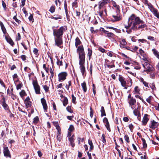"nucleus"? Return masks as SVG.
I'll use <instances>...</instances> for the list:
<instances>
[{
  "instance_id": "f257e3e1",
  "label": "nucleus",
  "mask_w": 159,
  "mask_h": 159,
  "mask_svg": "<svg viewBox=\"0 0 159 159\" xmlns=\"http://www.w3.org/2000/svg\"><path fill=\"white\" fill-rule=\"evenodd\" d=\"M146 26V25L144 23L143 20L134 14L129 17L128 25H125V27L126 29H128L131 27V29L134 31L143 29Z\"/></svg>"
},
{
  "instance_id": "f03ea898",
  "label": "nucleus",
  "mask_w": 159,
  "mask_h": 159,
  "mask_svg": "<svg viewBox=\"0 0 159 159\" xmlns=\"http://www.w3.org/2000/svg\"><path fill=\"white\" fill-rule=\"evenodd\" d=\"M77 52L79 54L80 69L82 75L84 76L85 72V68L84 66L85 55L83 46H79L77 49Z\"/></svg>"
},
{
  "instance_id": "7ed1b4c3",
  "label": "nucleus",
  "mask_w": 159,
  "mask_h": 159,
  "mask_svg": "<svg viewBox=\"0 0 159 159\" xmlns=\"http://www.w3.org/2000/svg\"><path fill=\"white\" fill-rule=\"evenodd\" d=\"M65 30V27L64 26H61L58 29L53 30V34L55 37V44L58 46H60L62 43V37Z\"/></svg>"
},
{
  "instance_id": "20e7f679",
  "label": "nucleus",
  "mask_w": 159,
  "mask_h": 159,
  "mask_svg": "<svg viewBox=\"0 0 159 159\" xmlns=\"http://www.w3.org/2000/svg\"><path fill=\"white\" fill-rule=\"evenodd\" d=\"M143 66L145 69L144 71L147 72H150L152 71L154 69L152 66L150 65L148 62H145L143 64Z\"/></svg>"
},
{
  "instance_id": "39448f33",
  "label": "nucleus",
  "mask_w": 159,
  "mask_h": 159,
  "mask_svg": "<svg viewBox=\"0 0 159 159\" xmlns=\"http://www.w3.org/2000/svg\"><path fill=\"white\" fill-rule=\"evenodd\" d=\"M67 75V73L66 72H62L58 75V81L59 82H62L64 80L66 79V77Z\"/></svg>"
},
{
  "instance_id": "423d86ee",
  "label": "nucleus",
  "mask_w": 159,
  "mask_h": 159,
  "mask_svg": "<svg viewBox=\"0 0 159 159\" xmlns=\"http://www.w3.org/2000/svg\"><path fill=\"white\" fill-rule=\"evenodd\" d=\"M128 102L129 107L132 109L133 110L135 108L136 101L135 98H131L130 99H128Z\"/></svg>"
},
{
  "instance_id": "0eeeda50",
  "label": "nucleus",
  "mask_w": 159,
  "mask_h": 159,
  "mask_svg": "<svg viewBox=\"0 0 159 159\" xmlns=\"http://www.w3.org/2000/svg\"><path fill=\"white\" fill-rule=\"evenodd\" d=\"M32 83L36 93L37 94H40V88L38 85L37 81V80H33Z\"/></svg>"
},
{
  "instance_id": "6e6552de",
  "label": "nucleus",
  "mask_w": 159,
  "mask_h": 159,
  "mask_svg": "<svg viewBox=\"0 0 159 159\" xmlns=\"http://www.w3.org/2000/svg\"><path fill=\"white\" fill-rule=\"evenodd\" d=\"M158 125V123L153 120L150 121L149 126L150 128L154 129L157 128Z\"/></svg>"
},
{
  "instance_id": "1a4fd4ad",
  "label": "nucleus",
  "mask_w": 159,
  "mask_h": 159,
  "mask_svg": "<svg viewBox=\"0 0 159 159\" xmlns=\"http://www.w3.org/2000/svg\"><path fill=\"white\" fill-rule=\"evenodd\" d=\"M118 41L120 43V46L121 48H123L125 47V45H126L127 43L125 39L118 38Z\"/></svg>"
},
{
  "instance_id": "9d476101",
  "label": "nucleus",
  "mask_w": 159,
  "mask_h": 159,
  "mask_svg": "<svg viewBox=\"0 0 159 159\" xmlns=\"http://www.w3.org/2000/svg\"><path fill=\"white\" fill-rule=\"evenodd\" d=\"M4 156L6 157L11 158V155L8 148L7 147H5L3 148V150Z\"/></svg>"
},
{
  "instance_id": "9b49d317",
  "label": "nucleus",
  "mask_w": 159,
  "mask_h": 159,
  "mask_svg": "<svg viewBox=\"0 0 159 159\" xmlns=\"http://www.w3.org/2000/svg\"><path fill=\"white\" fill-rule=\"evenodd\" d=\"M109 0H102L101 2H99L98 8L99 9H101L106 4L110 2Z\"/></svg>"
},
{
  "instance_id": "f8f14e48",
  "label": "nucleus",
  "mask_w": 159,
  "mask_h": 159,
  "mask_svg": "<svg viewBox=\"0 0 159 159\" xmlns=\"http://www.w3.org/2000/svg\"><path fill=\"white\" fill-rule=\"evenodd\" d=\"M114 19H112L113 21H118L122 19V16L119 14H117L116 15H114L112 16Z\"/></svg>"
},
{
  "instance_id": "ddd939ff",
  "label": "nucleus",
  "mask_w": 159,
  "mask_h": 159,
  "mask_svg": "<svg viewBox=\"0 0 159 159\" xmlns=\"http://www.w3.org/2000/svg\"><path fill=\"white\" fill-rule=\"evenodd\" d=\"M103 121L105 123V125L106 127L107 130H108L109 132H110L111 129L110 128V125L108 122L107 119L106 117H105L103 119Z\"/></svg>"
},
{
  "instance_id": "4468645a",
  "label": "nucleus",
  "mask_w": 159,
  "mask_h": 159,
  "mask_svg": "<svg viewBox=\"0 0 159 159\" xmlns=\"http://www.w3.org/2000/svg\"><path fill=\"white\" fill-rule=\"evenodd\" d=\"M30 100V99L29 97H27L25 100L24 103L26 108L29 107L31 106V102Z\"/></svg>"
},
{
  "instance_id": "2eb2a0df",
  "label": "nucleus",
  "mask_w": 159,
  "mask_h": 159,
  "mask_svg": "<svg viewBox=\"0 0 159 159\" xmlns=\"http://www.w3.org/2000/svg\"><path fill=\"white\" fill-rule=\"evenodd\" d=\"M148 116V115L147 114H144L142 121L143 125H146L147 122L149 120Z\"/></svg>"
},
{
  "instance_id": "dca6fc26",
  "label": "nucleus",
  "mask_w": 159,
  "mask_h": 159,
  "mask_svg": "<svg viewBox=\"0 0 159 159\" xmlns=\"http://www.w3.org/2000/svg\"><path fill=\"white\" fill-rule=\"evenodd\" d=\"M41 102L43 106V109L45 112L47 111L48 109V107L47 105L46 100L44 98H42L41 100Z\"/></svg>"
},
{
  "instance_id": "f3484780",
  "label": "nucleus",
  "mask_w": 159,
  "mask_h": 159,
  "mask_svg": "<svg viewBox=\"0 0 159 159\" xmlns=\"http://www.w3.org/2000/svg\"><path fill=\"white\" fill-rule=\"evenodd\" d=\"M75 137V135L74 134L73 135L71 136L69 138L68 140L70 142V143L71 146L72 147H74L75 146V144L74 143L75 139L74 138Z\"/></svg>"
},
{
  "instance_id": "a211bd4d",
  "label": "nucleus",
  "mask_w": 159,
  "mask_h": 159,
  "mask_svg": "<svg viewBox=\"0 0 159 159\" xmlns=\"http://www.w3.org/2000/svg\"><path fill=\"white\" fill-rule=\"evenodd\" d=\"M119 80L121 83V84L123 87H125V89H127L126 87V81L124 80L123 78L122 77H120L119 78Z\"/></svg>"
},
{
  "instance_id": "6ab92c4d",
  "label": "nucleus",
  "mask_w": 159,
  "mask_h": 159,
  "mask_svg": "<svg viewBox=\"0 0 159 159\" xmlns=\"http://www.w3.org/2000/svg\"><path fill=\"white\" fill-rule=\"evenodd\" d=\"M81 43V42L78 37H77L75 39V46L76 48L78 47V45Z\"/></svg>"
},
{
  "instance_id": "aec40b11",
  "label": "nucleus",
  "mask_w": 159,
  "mask_h": 159,
  "mask_svg": "<svg viewBox=\"0 0 159 159\" xmlns=\"http://www.w3.org/2000/svg\"><path fill=\"white\" fill-rule=\"evenodd\" d=\"M81 86L84 92H86L87 91V87L86 84L85 82H83L81 84Z\"/></svg>"
},
{
  "instance_id": "412c9836",
  "label": "nucleus",
  "mask_w": 159,
  "mask_h": 159,
  "mask_svg": "<svg viewBox=\"0 0 159 159\" xmlns=\"http://www.w3.org/2000/svg\"><path fill=\"white\" fill-rule=\"evenodd\" d=\"M113 6L116 10L117 13H119L120 12V10L119 9L120 7L119 6L116 4L115 2H114L113 3Z\"/></svg>"
},
{
  "instance_id": "4be33fe9",
  "label": "nucleus",
  "mask_w": 159,
  "mask_h": 159,
  "mask_svg": "<svg viewBox=\"0 0 159 159\" xmlns=\"http://www.w3.org/2000/svg\"><path fill=\"white\" fill-rule=\"evenodd\" d=\"M88 143L90 146L89 150L90 151H91L93 150L94 148L92 141L91 140L89 139L88 140Z\"/></svg>"
},
{
  "instance_id": "5701e85b",
  "label": "nucleus",
  "mask_w": 159,
  "mask_h": 159,
  "mask_svg": "<svg viewBox=\"0 0 159 159\" xmlns=\"http://www.w3.org/2000/svg\"><path fill=\"white\" fill-rule=\"evenodd\" d=\"M0 25L2 29V30L4 34H5L6 33V29L3 24L1 22H0Z\"/></svg>"
},
{
  "instance_id": "b1692460",
  "label": "nucleus",
  "mask_w": 159,
  "mask_h": 159,
  "mask_svg": "<svg viewBox=\"0 0 159 159\" xmlns=\"http://www.w3.org/2000/svg\"><path fill=\"white\" fill-rule=\"evenodd\" d=\"M68 100L67 98L65 97H63V100L62 101L63 105L66 106L68 104Z\"/></svg>"
},
{
  "instance_id": "393cba45",
  "label": "nucleus",
  "mask_w": 159,
  "mask_h": 159,
  "mask_svg": "<svg viewBox=\"0 0 159 159\" xmlns=\"http://www.w3.org/2000/svg\"><path fill=\"white\" fill-rule=\"evenodd\" d=\"M152 51L154 55L158 58H159V53L155 49H152Z\"/></svg>"
},
{
  "instance_id": "a878e982",
  "label": "nucleus",
  "mask_w": 159,
  "mask_h": 159,
  "mask_svg": "<svg viewBox=\"0 0 159 159\" xmlns=\"http://www.w3.org/2000/svg\"><path fill=\"white\" fill-rule=\"evenodd\" d=\"M153 12L154 16L157 18H159V13L157 11L156 9H153Z\"/></svg>"
},
{
  "instance_id": "bb28decb",
  "label": "nucleus",
  "mask_w": 159,
  "mask_h": 159,
  "mask_svg": "<svg viewBox=\"0 0 159 159\" xmlns=\"http://www.w3.org/2000/svg\"><path fill=\"white\" fill-rule=\"evenodd\" d=\"M101 116H106V113L105 112L104 109V107L102 106L101 107Z\"/></svg>"
},
{
  "instance_id": "cd10ccee",
  "label": "nucleus",
  "mask_w": 159,
  "mask_h": 159,
  "mask_svg": "<svg viewBox=\"0 0 159 159\" xmlns=\"http://www.w3.org/2000/svg\"><path fill=\"white\" fill-rule=\"evenodd\" d=\"M133 111L134 114L137 116H139L140 115L139 113L138 110L136 109H134Z\"/></svg>"
},
{
  "instance_id": "c85d7f7f",
  "label": "nucleus",
  "mask_w": 159,
  "mask_h": 159,
  "mask_svg": "<svg viewBox=\"0 0 159 159\" xmlns=\"http://www.w3.org/2000/svg\"><path fill=\"white\" fill-rule=\"evenodd\" d=\"M140 91V89L139 87L136 86L134 89V93H139Z\"/></svg>"
},
{
  "instance_id": "c756f323",
  "label": "nucleus",
  "mask_w": 159,
  "mask_h": 159,
  "mask_svg": "<svg viewBox=\"0 0 159 159\" xmlns=\"http://www.w3.org/2000/svg\"><path fill=\"white\" fill-rule=\"evenodd\" d=\"M20 97L23 98L24 96L26 95L25 91L24 90H22L20 93Z\"/></svg>"
},
{
  "instance_id": "7c9ffc66",
  "label": "nucleus",
  "mask_w": 159,
  "mask_h": 159,
  "mask_svg": "<svg viewBox=\"0 0 159 159\" xmlns=\"http://www.w3.org/2000/svg\"><path fill=\"white\" fill-rule=\"evenodd\" d=\"M88 55L89 57V59L90 60L92 54V51L89 48L88 49Z\"/></svg>"
},
{
  "instance_id": "2f4dec72",
  "label": "nucleus",
  "mask_w": 159,
  "mask_h": 159,
  "mask_svg": "<svg viewBox=\"0 0 159 159\" xmlns=\"http://www.w3.org/2000/svg\"><path fill=\"white\" fill-rule=\"evenodd\" d=\"M142 56L143 57V58H142V60H143L145 62H149V60L148 57L145 55L143 56Z\"/></svg>"
},
{
  "instance_id": "473e14b6",
  "label": "nucleus",
  "mask_w": 159,
  "mask_h": 159,
  "mask_svg": "<svg viewBox=\"0 0 159 159\" xmlns=\"http://www.w3.org/2000/svg\"><path fill=\"white\" fill-rule=\"evenodd\" d=\"M57 139L59 142L60 141L61 139V133L59 132V133H57Z\"/></svg>"
},
{
  "instance_id": "72a5a7b5",
  "label": "nucleus",
  "mask_w": 159,
  "mask_h": 159,
  "mask_svg": "<svg viewBox=\"0 0 159 159\" xmlns=\"http://www.w3.org/2000/svg\"><path fill=\"white\" fill-rule=\"evenodd\" d=\"M71 85V81H69L68 82V84H67L65 86L66 88V89L69 91V89L70 86Z\"/></svg>"
},
{
  "instance_id": "f704fd0d",
  "label": "nucleus",
  "mask_w": 159,
  "mask_h": 159,
  "mask_svg": "<svg viewBox=\"0 0 159 159\" xmlns=\"http://www.w3.org/2000/svg\"><path fill=\"white\" fill-rule=\"evenodd\" d=\"M55 9V8L54 6H52L49 10V11L51 13H53L54 12Z\"/></svg>"
},
{
  "instance_id": "c9c22d12",
  "label": "nucleus",
  "mask_w": 159,
  "mask_h": 159,
  "mask_svg": "<svg viewBox=\"0 0 159 159\" xmlns=\"http://www.w3.org/2000/svg\"><path fill=\"white\" fill-rule=\"evenodd\" d=\"M106 34L107 36L109 37H112L115 36L114 34L113 33L111 32L109 33L108 32H107Z\"/></svg>"
},
{
  "instance_id": "e433bc0d",
  "label": "nucleus",
  "mask_w": 159,
  "mask_h": 159,
  "mask_svg": "<svg viewBox=\"0 0 159 159\" xmlns=\"http://www.w3.org/2000/svg\"><path fill=\"white\" fill-rule=\"evenodd\" d=\"M2 105L4 107V108L6 110H7L8 109V105L5 102H3L2 103Z\"/></svg>"
},
{
  "instance_id": "4c0bfd02",
  "label": "nucleus",
  "mask_w": 159,
  "mask_h": 159,
  "mask_svg": "<svg viewBox=\"0 0 159 159\" xmlns=\"http://www.w3.org/2000/svg\"><path fill=\"white\" fill-rule=\"evenodd\" d=\"M142 140L143 142V144L144 148H146L147 147V144L146 143V141L143 138L142 139Z\"/></svg>"
},
{
  "instance_id": "58836bf2",
  "label": "nucleus",
  "mask_w": 159,
  "mask_h": 159,
  "mask_svg": "<svg viewBox=\"0 0 159 159\" xmlns=\"http://www.w3.org/2000/svg\"><path fill=\"white\" fill-rule=\"evenodd\" d=\"M39 119L38 116H36L33 119V122L35 124H37L39 121Z\"/></svg>"
},
{
  "instance_id": "ea45409f",
  "label": "nucleus",
  "mask_w": 159,
  "mask_h": 159,
  "mask_svg": "<svg viewBox=\"0 0 159 159\" xmlns=\"http://www.w3.org/2000/svg\"><path fill=\"white\" fill-rule=\"evenodd\" d=\"M8 42L11 46L14 44V43L12 40L10 38L8 39H7Z\"/></svg>"
},
{
  "instance_id": "a19ab883",
  "label": "nucleus",
  "mask_w": 159,
  "mask_h": 159,
  "mask_svg": "<svg viewBox=\"0 0 159 159\" xmlns=\"http://www.w3.org/2000/svg\"><path fill=\"white\" fill-rule=\"evenodd\" d=\"M43 88L46 92H47L49 90V88L46 85H43Z\"/></svg>"
},
{
  "instance_id": "79ce46f5",
  "label": "nucleus",
  "mask_w": 159,
  "mask_h": 159,
  "mask_svg": "<svg viewBox=\"0 0 159 159\" xmlns=\"http://www.w3.org/2000/svg\"><path fill=\"white\" fill-rule=\"evenodd\" d=\"M50 73L51 75V76L50 77V78H52L54 76V73L53 70H52V68L51 67H50Z\"/></svg>"
},
{
  "instance_id": "37998d69",
  "label": "nucleus",
  "mask_w": 159,
  "mask_h": 159,
  "mask_svg": "<svg viewBox=\"0 0 159 159\" xmlns=\"http://www.w3.org/2000/svg\"><path fill=\"white\" fill-rule=\"evenodd\" d=\"M144 3L145 4L147 5L149 7H150L151 8L152 7V5L148 3V1L147 0H144Z\"/></svg>"
},
{
  "instance_id": "c03bdc74",
  "label": "nucleus",
  "mask_w": 159,
  "mask_h": 159,
  "mask_svg": "<svg viewBox=\"0 0 159 159\" xmlns=\"http://www.w3.org/2000/svg\"><path fill=\"white\" fill-rule=\"evenodd\" d=\"M72 102L74 104H75L76 103V98L74 96L73 94L72 95Z\"/></svg>"
},
{
  "instance_id": "a18cd8bd",
  "label": "nucleus",
  "mask_w": 159,
  "mask_h": 159,
  "mask_svg": "<svg viewBox=\"0 0 159 159\" xmlns=\"http://www.w3.org/2000/svg\"><path fill=\"white\" fill-rule=\"evenodd\" d=\"M74 129V126L72 125H70L69 128L68 130L69 131L72 132L73 131Z\"/></svg>"
},
{
  "instance_id": "49530a36",
  "label": "nucleus",
  "mask_w": 159,
  "mask_h": 159,
  "mask_svg": "<svg viewBox=\"0 0 159 159\" xmlns=\"http://www.w3.org/2000/svg\"><path fill=\"white\" fill-rule=\"evenodd\" d=\"M139 52L142 56L145 55V54L144 52L142 49H140L139 50Z\"/></svg>"
},
{
  "instance_id": "de8ad7c7",
  "label": "nucleus",
  "mask_w": 159,
  "mask_h": 159,
  "mask_svg": "<svg viewBox=\"0 0 159 159\" xmlns=\"http://www.w3.org/2000/svg\"><path fill=\"white\" fill-rule=\"evenodd\" d=\"M101 139L102 140V142L103 143H105L106 140L105 139V136L104 134H102V136Z\"/></svg>"
},
{
  "instance_id": "09e8293b",
  "label": "nucleus",
  "mask_w": 159,
  "mask_h": 159,
  "mask_svg": "<svg viewBox=\"0 0 159 159\" xmlns=\"http://www.w3.org/2000/svg\"><path fill=\"white\" fill-rule=\"evenodd\" d=\"M57 65L59 66H62V62L61 61H60L59 59H57Z\"/></svg>"
},
{
  "instance_id": "8fccbe9b",
  "label": "nucleus",
  "mask_w": 159,
  "mask_h": 159,
  "mask_svg": "<svg viewBox=\"0 0 159 159\" xmlns=\"http://www.w3.org/2000/svg\"><path fill=\"white\" fill-rule=\"evenodd\" d=\"M13 19H14L16 21V22H17L18 23H20V20H18L17 17H16V15H15L13 17Z\"/></svg>"
},
{
  "instance_id": "3c124183",
  "label": "nucleus",
  "mask_w": 159,
  "mask_h": 159,
  "mask_svg": "<svg viewBox=\"0 0 159 159\" xmlns=\"http://www.w3.org/2000/svg\"><path fill=\"white\" fill-rule=\"evenodd\" d=\"M66 110L67 111L70 112V113H72L73 112V111L72 110L70 107L68 106L66 107Z\"/></svg>"
},
{
  "instance_id": "603ef678",
  "label": "nucleus",
  "mask_w": 159,
  "mask_h": 159,
  "mask_svg": "<svg viewBox=\"0 0 159 159\" xmlns=\"http://www.w3.org/2000/svg\"><path fill=\"white\" fill-rule=\"evenodd\" d=\"M125 140L127 142L129 143V136L128 135H126L125 136Z\"/></svg>"
},
{
  "instance_id": "864d4df0",
  "label": "nucleus",
  "mask_w": 159,
  "mask_h": 159,
  "mask_svg": "<svg viewBox=\"0 0 159 159\" xmlns=\"http://www.w3.org/2000/svg\"><path fill=\"white\" fill-rule=\"evenodd\" d=\"M152 98V96H149L148 98H147L146 99V101L147 102L149 103L150 104V102H151V99Z\"/></svg>"
},
{
  "instance_id": "5fc2aeb1",
  "label": "nucleus",
  "mask_w": 159,
  "mask_h": 159,
  "mask_svg": "<svg viewBox=\"0 0 159 159\" xmlns=\"http://www.w3.org/2000/svg\"><path fill=\"white\" fill-rule=\"evenodd\" d=\"M150 86L152 90H154L156 89V87H155L154 84H151L150 85Z\"/></svg>"
},
{
  "instance_id": "6e6d98bb",
  "label": "nucleus",
  "mask_w": 159,
  "mask_h": 159,
  "mask_svg": "<svg viewBox=\"0 0 159 159\" xmlns=\"http://www.w3.org/2000/svg\"><path fill=\"white\" fill-rule=\"evenodd\" d=\"M38 50L36 48H34L33 50V52L35 55L38 54Z\"/></svg>"
},
{
  "instance_id": "4d7b16f0",
  "label": "nucleus",
  "mask_w": 159,
  "mask_h": 159,
  "mask_svg": "<svg viewBox=\"0 0 159 159\" xmlns=\"http://www.w3.org/2000/svg\"><path fill=\"white\" fill-rule=\"evenodd\" d=\"M64 9H65L66 17H67V18H68L69 16V15H68V11H67V7H65Z\"/></svg>"
},
{
  "instance_id": "13d9d810",
  "label": "nucleus",
  "mask_w": 159,
  "mask_h": 159,
  "mask_svg": "<svg viewBox=\"0 0 159 159\" xmlns=\"http://www.w3.org/2000/svg\"><path fill=\"white\" fill-rule=\"evenodd\" d=\"M98 50L102 53L104 52L105 51V50L102 47L99 48H98Z\"/></svg>"
},
{
  "instance_id": "bf43d9fd",
  "label": "nucleus",
  "mask_w": 159,
  "mask_h": 159,
  "mask_svg": "<svg viewBox=\"0 0 159 159\" xmlns=\"http://www.w3.org/2000/svg\"><path fill=\"white\" fill-rule=\"evenodd\" d=\"M78 143L79 144V143H80L81 142H83L84 140V138H82L81 139L80 138H78Z\"/></svg>"
},
{
  "instance_id": "052dcab7",
  "label": "nucleus",
  "mask_w": 159,
  "mask_h": 159,
  "mask_svg": "<svg viewBox=\"0 0 159 159\" xmlns=\"http://www.w3.org/2000/svg\"><path fill=\"white\" fill-rule=\"evenodd\" d=\"M123 48H125L127 50L131 51L133 52H134V51L132 50V49H131L130 47L128 46H126V45H125V47H124Z\"/></svg>"
},
{
  "instance_id": "680f3d73",
  "label": "nucleus",
  "mask_w": 159,
  "mask_h": 159,
  "mask_svg": "<svg viewBox=\"0 0 159 159\" xmlns=\"http://www.w3.org/2000/svg\"><path fill=\"white\" fill-rule=\"evenodd\" d=\"M148 39L151 40V41H154V37L150 36H148Z\"/></svg>"
},
{
  "instance_id": "e2e57ef3",
  "label": "nucleus",
  "mask_w": 159,
  "mask_h": 159,
  "mask_svg": "<svg viewBox=\"0 0 159 159\" xmlns=\"http://www.w3.org/2000/svg\"><path fill=\"white\" fill-rule=\"evenodd\" d=\"M90 30L92 33H96L97 32V30H94V28L93 27H91L90 28Z\"/></svg>"
},
{
  "instance_id": "0e129e2a",
  "label": "nucleus",
  "mask_w": 159,
  "mask_h": 159,
  "mask_svg": "<svg viewBox=\"0 0 159 159\" xmlns=\"http://www.w3.org/2000/svg\"><path fill=\"white\" fill-rule=\"evenodd\" d=\"M29 19L30 21H32V22H33L34 21V19L33 18V16L32 15H30L29 17Z\"/></svg>"
},
{
  "instance_id": "69168bd1",
  "label": "nucleus",
  "mask_w": 159,
  "mask_h": 159,
  "mask_svg": "<svg viewBox=\"0 0 159 159\" xmlns=\"http://www.w3.org/2000/svg\"><path fill=\"white\" fill-rule=\"evenodd\" d=\"M143 84L145 87H147L148 88H149V87L148 85V84L147 82H146V81L143 82Z\"/></svg>"
},
{
  "instance_id": "338daca9",
  "label": "nucleus",
  "mask_w": 159,
  "mask_h": 159,
  "mask_svg": "<svg viewBox=\"0 0 159 159\" xmlns=\"http://www.w3.org/2000/svg\"><path fill=\"white\" fill-rule=\"evenodd\" d=\"M128 126L131 131H132V130L133 128V125L132 124H131L128 125Z\"/></svg>"
},
{
  "instance_id": "774afa93",
  "label": "nucleus",
  "mask_w": 159,
  "mask_h": 159,
  "mask_svg": "<svg viewBox=\"0 0 159 159\" xmlns=\"http://www.w3.org/2000/svg\"><path fill=\"white\" fill-rule=\"evenodd\" d=\"M155 108L156 110L159 111V104L156 105L155 106Z\"/></svg>"
}]
</instances>
